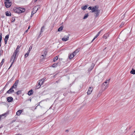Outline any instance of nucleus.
<instances>
[{
	"label": "nucleus",
	"mask_w": 135,
	"mask_h": 135,
	"mask_svg": "<svg viewBox=\"0 0 135 135\" xmlns=\"http://www.w3.org/2000/svg\"><path fill=\"white\" fill-rule=\"evenodd\" d=\"M94 64H93V63H92L91 65V66H90V68H89L88 69L89 70V71H91V70H92V69L93 68L94 66Z\"/></svg>",
	"instance_id": "2eb2a0df"
},
{
	"label": "nucleus",
	"mask_w": 135,
	"mask_h": 135,
	"mask_svg": "<svg viewBox=\"0 0 135 135\" xmlns=\"http://www.w3.org/2000/svg\"><path fill=\"white\" fill-rule=\"evenodd\" d=\"M65 131H66V132H68V130H66Z\"/></svg>",
	"instance_id": "4d7b16f0"
},
{
	"label": "nucleus",
	"mask_w": 135,
	"mask_h": 135,
	"mask_svg": "<svg viewBox=\"0 0 135 135\" xmlns=\"http://www.w3.org/2000/svg\"><path fill=\"white\" fill-rule=\"evenodd\" d=\"M36 9V8H35V7H34V9Z\"/></svg>",
	"instance_id": "680f3d73"
},
{
	"label": "nucleus",
	"mask_w": 135,
	"mask_h": 135,
	"mask_svg": "<svg viewBox=\"0 0 135 135\" xmlns=\"http://www.w3.org/2000/svg\"><path fill=\"white\" fill-rule=\"evenodd\" d=\"M32 46H30L29 48V50H28V51L30 52V51H31V49H32Z\"/></svg>",
	"instance_id": "79ce46f5"
},
{
	"label": "nucleus",
	"mask_w": 135,
	"mask_h": 135,
	"mask_svg": "<svg viewBox=\"0 0 135 135\" xmlns=\"http://www.w3.org/2000/svg\"><path fill=\"white\" fill-rule=\"evenodd\" d=\"M11 3H5V5L6 7L7 8L9 7L11 5Z\"/></svg>",
	"instance_id": "f8f14e48"
},
{
	"label": "nucleus",
	"mask_w": 135,
	"mask_h": 135,
	"mask_svg": "<svg viewBox=\"0 0 135 135\" xmlns=\"http://www.w3.org/2000/svg\"><path fill=\"white\" fill-rule=\"evenodd\" d=\"M124 24V22H122L121 23V25L119 27H122Z\"/></svg>",
	"instance_id": "4c0bfd02"
},
{
	"label": "nucleus",
	"mask_w": 135,
	"mask_h": 135,
	"mask_svg": "<svg viewBox=\"0 0 135 135\" xmlns=\"http://www.w3.org/2000/svg\"><path fill=\"white\" fill-rule=\"evenodd\" d=\"M28 31V29L26 30L25 32V33H26Z\"/></svg>",
	"instance_id": "3c124183"
},
{
	"label": "nucleus",
	"mask_w": 135,
	"mask_h": 135,
	"mask_svg": "<svg viewBox=\"0 0 135 135\" xmlns=\"http://www.w3.org/2000/svg\"><path fill=\"white\" fill-rule=\"evenodd\" d=\"M4 40L5 44H6L7 43V40H6V39H4Z\"/></svg>",
	"instance_id": "c03bdc74"
},
{
	"label": "nucleus",
	"mask_w": 135,
	"mask_h": 135,
	"mask_svg": "<svg viewBox=\"0 0 135 135\" xmlns=\"http://www.w3.org/2000/svg\"><path fill=\"white\" fill-rule=\"evenodd\" d=\"M109 34L108 33L105 34L103 36V38H104L106 39L109 36Z\"/></svg>",
	"instance_id": "aec40b11"
},
{
	"label": "nucleus",
	"mask_w": 135,
	"mask_h": 135,
	"mask_svg": "<svg viewBox=\"0 0 135 135\" xmlns=\"http://www.w3.org/2000/svg\"><path fill=\"white\" fill-rule=\"evenodd\" d=\"M18 81L19 80H17L14 84L17 85H17L18 83Z\"/></svg>",
	"instance_id": "72a5a7b5"
},
{
	"label": "nucleus",
	"mask_w": 135,
	"mask_h": 135,
	"mask_svg": "<svg viewBox=\"0 0 135 135\" xmlns=\"http://www.w3.org/2000/svg\"><path fill=\"white\" fill-rule=\"evenodd\" d=\"M45 28V27L44 26H43L41 28V30L40 31V34L41 33L43 32V29H44Z\"/></svg>",
	"instance_id": "b1692460"
},
{
	"label": "nucleus",
	"mask_w": 135,
	"mask_h": 135,
	"mask_svg": "<svg viewBox=\"0 0 135 135\" xmlns=\"http://www.w3.org/2000/svg\"><path fill=\"white\" fill-rule=\"evenodd\" d=\"M5 86L3 88V90H4V89H5Z\"/></svg>",
	"instance_id": "6e6d98bb"
},
{
	"label": "nucleus",
	"mask_w": 135,
	"mask_h": 135,
	"mask_svg": "<svg viewBox=\"0 0 135 135\" xmlns=\"http://www.w3.org/2000/svg\"><path fill=\"white\" fill-rule=\"evenodd\" d=\"M43 84V82H42L41 83H38V84L37 85L36 87L37 89L39 88L40 86Z\"/></svg>",
	"instance_id": "dca6fc26"
},
{
	"label": "nucleus",
	"mask_w": 135,
	"mask_h": 135,
	"mask_svg": "<svg viewBox=\"0 0 135 135\" xmlns=\"http://www.w3.org/2000/svg\"><path fill=\"white\" fill-rule=\"evenodd\" d=\"M88 14H85V15L84 16L83 18V19H86L88 17Z\"/></svg>",
	"instance_id": "c85d7f7f"
},
{
	"label": "nucleus",
	"mask_w": 135,
	"mask_h": 135,
	"mask_svg": "<svg viewBox=\"0 0 135 135\" xmlns=\"http://www.w3.org/2000/svg\"><path fill=\"white\" fill-rule=\"evenodd\" d=\"M70 35H68L67 36H65L64 38H62V40L64 41H66L69 40Z\"/></svg>",
	"instance_id": "423d86ee"
},
{
	"label": "nucleus",
	"mask_w": 135,
	"mask_h": 135,
	"mask_svg": "<svg viewBox=\"0 0 135 135\" xmlns=\"http://www.w3.org/2000/svg\"><path fill=\"white\" fill-rule=\"evenodd\" d=\"M15 19L14 18H13L12 19V22H15Z\"/></svg>",
	"instance_id": "37998d69"
},
{
	"label": "nucleus",
	"mask_w": 135,
	"mask_h": 135,
	"mask_svg": "<svg viewBox=\"0 0 135 135\" xmlns=\"http://www.w3.org/2000/svg\"><path fill=\"white\" fill-rule=\"evenodd\" d=\"M1 41H0V47L1 46Z\"/></svg>",
	"instance_id": "5fc2aeb1"
},
{
	"label": "nucleus",
	"mask_w": 135,
	"mask_h": 135,
	"mask_svg": "<svg viewBox=\"0 0 135 135\" xmlns=\"http://www.w3.org/2000/svg\"><path fill=\"white\" fill-rule=\"evenodd\" d=\"M39 82L38 83H41L42 82V81H40V80L39 81Z\"/></svg>",
	"instance_id": "603ef678"
},
{
	"label": "nucleus",
	"mask_w": 135,
	"mask_h": 135,
	"mask_svg": "<svg viewBox=\"0 0 135 135\" xmlns=\"http://www.w3.org/2000/svg\"><path fill=\"white\" fill-rule=\"evenodd\" d=\"M42 52L43 54H43L42 55H41V56L43 57L42 58V59H45V58L44 57V56H45L46 55L47 52L46 50H44L42 51Z\"/></svg>",
	"instance_id": "0eeeda50"
},
{
	"label": "nucleus",
	"mask_w": 135,
	"mask_h": 135,
	"mask_svg": "<svg viewBox=\"0 0 135 135\" xmlns=\"http://www.w3.org/2000/svg\"><path fill=\"white\" fill-rule=\"evenodd\" d=\"M134 132H135V130L134 131Z\"/></svg>",
	"instance_id": "0e129e2a"
},
{
	"label": "nucleus",
	"mask_w": 135,
	"mask_h": 135,
	"mask_svg": "<svg viewBox=\"0 0 135 135\" xmlns=\"http://www.w3.org/2000/svg\"><path fill=\"white\" fill-rule=\"evenodd\" d=\"M22 112V111L21 110H19L16 113V114L17 115H19Z\"/></svg>",
	"instance_id": "f3484780"
},
{
	"label": "nucleus",
	"mask_w": 135,
	"mask_h": 135,
	"mask_svg": "<svg viewBox=\"0 0 135 135\" xmlns=\"http://www.w3.org/2000/svg\"><path fill=\"white\" fill-rule=\"evenodd\" d=\"M21 93V90H19L16 92V94L17 95H18Z\"/></svg>",
	"instance_id": "c756f323"
},
{
	"label": "nucleus",
	"mask_w": 135,
	"mask_h": 135,
	"mask_svg": "<svg viewBox=\"0 0 135 135\" xmlns=\"http://www.w3.org/2000/svg\"><path fill=\"white\" fill-rule=\"evenodd\" d=\"M5 2L4 3H11V2H10V1L9 0H5Z\"/></svg>",
	"instance_id": "e433bc0d"
},
{
	"label": "nucleus",
	"mask_w": 135,
	"mask_h": 135,
	"mask_svg": "<svg viewBox=\"0 0 135 135\" xmlns=\"http://www.w3.org/2000/svg\"><path fill=\"white\" fill-rule=\"evenodd\" d=\"M102 30H101V31H100L99 32H98V34H97V35L98 36L100 34V32L102 31Z\"/></svg>",
	"instance_id": "a18cd8bd"
},
{
	"label": "nucleus",
	"mask_w": 135,
	"mask_h": 135,
	"mask_svg": "<svg viewBox=\"0 0 135 135\" xmlns=\"http://www.w3.org/2000/svg\"><path fill=\"white\" fill-rule=\"evenodd\" d=\"M13 100V98L11 97H9L7 98V101L9 102H12Z\"/></svg>",
	"instance_id": "9b49d317"
},
{
	"label": "nucleus",
	"mask_w": 135,
	"mask_h": 135,
	"mask_svg": "<svg viewBox=\"0 0 135 135\" xmlns=\"http://www.w3.org/2000/svg\"><path fill=\"white\" fill-rule=\"evenodd\" d=\"M6 15L7 16H11V14L10 12L7 11L5 12Z\"/></svg>",
	"instance_id": "a211bd4d"
},
{
	"label": "nucleus",
	"mask_w": 135,
	"mask_h": 135,
	"mask_svg": "<svg viewBox=\"0 0 135 135\" xmlns=\"http://www.w3.org/2000/svg\"><path fill=\"white\" fill-rule=\"evenodd\" d=\"M98 36L97 35L95 36L94 38L92 40L91 42H93V41Z\"/></svg>",
	"instance_id": "58836bf2"
},
{
	"label": "nucleus",
	"mask_w": 135,
	"mask_h": 135,
	"mask_svg": "<svg viewBox=\"0 0 135 135\" xmlns=\"http://www.w3.org/2000/svg\"><path fill=\"white\" fill-rule=\"evenodd\" d=\"M102 91H100L99 92V94H98V97H100V95H101V93L102 92Z\"/></svg>",
	"instance_id": "c9c22d12"
},
{
	"label": "nucleus",
	"mask_w": 135,
	"mask_h": 135,
	"mask_svg": "<svg viewBox=\"0 0 135 135\" xmlns=\"http://www.w3.org/2000/svg\"><path fill=\"white\" fill-rule=\"evenodd\" d=\"M58 59V58L57 56H55L54 58V60H53V61L54 62H55L56 60H57Z\"/></svg>",
	"instance_id": "473e14b6"
},
{
	"label": "nucleus",
	"mask_w": 135,
	"mask_h": 135,
	"mask_svg": "<svg viewBox=\"0 0 135 135\" xmlns=\"http://www.w3.org/2000/svg\"><path fill=\"white\" fill-rule=\"evenodd\" d=\"M75 56L74 54L73 53L72 54H70V55L69 56V58L70 59H72Z\"/></svg>",
	"instance_id": "4468645a"
},
{
	"label": "nucleus",
	"mask_w": 135,
	"mask_h": 135,
	"mask_svg": "<svg viewBox=\"0 0 135 135\" xmlns=\"http://www.w3.org/2000/svg\"><path fill=\"white\" fill-rule=\"evenodd\" d=\"M98 6H96L94 7H93L92 8V10H91V11H92L91 12H95L98 9Z\"/></svg>",
	"instance_id": "39448f33"
},
{
	"label": "nucleus",
	"mask_w": 135,
	"mask_h": 135,
	"mask_svg": "<svg viewBox=\"0 0 135 135\" xmlns=\"http://www.w3.org/2000/svg\"><path fill=\"white\" fill-rule=\"evenodd\" d=\"M45 79H46V78H42V79H41L40 80V81H42V82H43V83L44 81H45Z\"/></svg>",
	"instance_id": "ea45409f"
},
{
	"label": "nucleus",
	"mask_w": 135,
	"mask_h": 135,
	"mask_svg": "<svg viewBox=\"0 0 135 135\" xmlns=\"http://www.w3.org/2000/svg\"><path fill=\"white\" fill-rule=\"evenodd\" d=\"M92 7H89L88 8V9L89 10H90L91 9H92Z\"/></svg>",
	"instance_id": "49530a36"
},
{
	"label": "nucleus",
	"mask_w": 135,
	"mask_h": 135,
	"mask_svg": "<svg viewBox=\"0 0 135 135\" xmlns=\"http://www.w3.org/2000/svg\"><path fill=\"white\" fill-rule=\"evenodd\" d=\"M38 8H37V9L36 10V11L34 12H33V11H32L31 17H32L33 16V14L37 12V11L38 10Z\"/></svg>",
	"instance_id": "bb28decb"
},
{
	"label": "nucleus",
	"mask_w": 135,
	"mask_h": 135,
	"mask_svg": "<svg viewBox=\"0 0 135 135\" xmlns=\"http://www.w3.org/2000/svg\"><path fill=\"white\" fill-rule=\"evenodd\" d=\"M63 27L62 26H60L58 29V31H60L62 30L63 29Z\"/></svg>",
	"instance_id": "393cba45"
},
{
	"label": "nucleus",
	"mask_w": 135,
	"mask_h": 135,
	"mask_svg": "<svg viewBox=\"0 0 135 135\" xmlns=\"http://www.w3.org/2000/svg\"><path fill=\"white\" fill-rule=\"evenodd\" d=\"M58 63H54L52 65V66L53 68L56 67L58 65Z\"/></svg>",
	"instance_id": "412c9836"
},
{
	"label": "nucleus",
	"mask_w": 135,
	"mask_h": 135,
	"mask_svg": "<svg viewBox=\"0 0 135 135\" xmlns=\"http://www.w3.org/2000/svg\"><path fill=\"white\" fill-rule=\"evenodd\" d=\"M14 90L13 89L11 88L9 89L7 91L6 93L10 94L14 92Z\"/></svg>",
	"instance_id": "9d476101"
},
{
	"label": "nucleus",
	"mask_w": 135,
	"mask_h": 135,
	"mask_svg": "<svg viewBox=\"0 0 135 135\" xmlns=\"http://www.w3.org/2000/svg\"><path fill=\"white\" fill-rule=\"evenodd\" d=\"M122 131H124V132H122V133H126L127 132V131H126V130H124V129H122Z\"/></svg>",
	"instance_id": "09e8293b"
},
{
	"label": "nucleus",
	"mask_w": 135,
	"mask_h": 135,
	"mask_svg": "<svg viewBox=\"0 0 135 135\" xmlns=\"http://www.w3.org/2000/svg\"><path fill=\"white\" fill-rule=\"evenodd\" d=\"M130 135H135V132H134V131L132 134H130Z\"/></svg>",
	"instance_id": "de8ad7c7"
},
{
	"label": "nucleus",
	"mask_w": 135,
	"mask_h": 135,
	"mask_svg": "<svg viewBox=\"0 0 135 135\" xmlns=\"http://www.w3.org/2000/svg\"><path fill=\"white\" fill-rule=\"evenodd\" d=\"M80 48L76 50L73 53L74 54L76 55V54L80 51Z\"/></svg>",
	"instance_id": "ddd939ff"
},
{
	"label": "nucleus",
	"mask_w": 135,
	"mask_h": 135,
	"mask_svg": "<svg viewBox=\"0 0 135 135\" xmlns=\"http://www.w3.org/2000/svg\"><path fill=\"white\" fill-rule=\"evenodd\" d=\"M17 86L13 84L12 86L11 87L12 89H16L17 88Z\"/></svg>",
	"instance_id": "cd10ccee"
},
{
	"label": "nucleus",
	"mask_w": 135,
	"mask_h": 135,
	"mask_svg": "<svg viewBox=\"0 0 135 135\" xmlns=\"http://www.w3.org/2000/svg\"><path fill=\"white\" fill-rule=\"evenodd\" d=\"M30 28V26H28V29H29Z\"/></svg>",
	"instance_id": "13d9d810"
},
{
	"label": "nucleus",
	"mask_w": 135,
	"mask_h": 135,
	"mask_svg": "<svg viewBox=\"0 0 135 135\" xmlns=\"http://www.w3.org/2000/svg\"><path fill=\"white\" fill-rule=\"evenodd\" d=\"M4 61V59H3L2 60L0 64V68L2 66Z\"/></svg>",
	"instance_id": "5701e85b"
},
{
	"label": "nucleus",
	"mask_w": 135,
	"mask_h": 135,
	"mask_svg": "<svg viewBox=\"0 0 135 135\" xmlns=\"http://www.w3.org/2000/svg\"><path fill=\"white\" fill-rule=\"evenodd\" d=\"M2 127V126L0 127V129Z\"/></svg>",
	"instance_id": "bf43d9fd"
},
{
	"label": "nucleus",
	"mask_w": 135,
	"mask_h": 135,
	"mask_svg": "<svg viewBox=\"0 0 135 135\" xmlns=\"http://www.w3.org/2000/svg\"><path fill=\"white\" fill-rule=\"evenodd\" d=\"M108 84H105L104 83L102 84V86H105V88L106 89L108 87Z\"/></svg>",
	"instance_id": "2f4dec72"
},
{
	"label": "nucleus",
	"mask_w": 135,
	"mask_h": 135,
	"mask_svg": "<svg viewBox=\"0 0 135 135\" xmlns=\"http://www.w3.org/2000/svg\"><path fill=\"white\" fill-rule=\"evenodd\" d=\"M106 48V47H105V48L104 49V50H105Z\"/></svg>",
	"instance_id": "052dcab7"
},
{
	"label": "nucleus",
	"mask_w": 135,
	"mask_h": 135,
	"mask_svg": "<svg viewBox=\"0 0 135 135\" xmlns=\"http://www.w3.org/2000/svg\"><path fill=\"white\" fill-rule=\"evenodd\" d=\"M15 54H14V53H13V55L11 56V59H10V61H11L13 59L12 62L11 64L10 65V66L8 69H9L12 66L13 64L14 61H16V60L15 59L16 58H17L18 55H16V56L15 55Z\"/></svg>",
	"instance_id": "f257e3e1"
},
{
	"label": "nucleus",
	"mask_w": 135,
	"mask_h": 135,
	"mask_svg": "<svg viewBox=\"0 0 135 135\" xmlns=\"http://www.w3.org/2000/svg\"><path fill=\"white\" fill-rule=\"evenodd\" d=\"M39 104H40V103H39V104L38 105H37L36 107H37V106L38 105H39Z\"/></svg>",
	"instance_id": "e2e57ef3"
},
{
	"label": "nucleus",
	"mask_w": 135,
	"mask_h": 135,
	"mask_svg": "<svg viewBox=\"0 0 135 135\" xmlns=\"http://www.w3.org/2000/svg\"><path fill=\"white\" fill-rule=\"evenodd\" d=\"M2 33H0V41H1L2 40Z\"/></svg>",
	"instance_id": "a19ab883"
},
{
	"label": "nucleus",
	"mask_w": 135,
	"mask_h": 135,
	"mask_svg": "<svg viewBox=\"0 0 135 135\" xmlns=\"http://www.w3.org/2000/svg\"><path fill=\"white\" fill-rule=\"evenodd\" d=\"M93 89V88L91 87H89L88 91L87 92V94L88 95L90 94L91 93Z\"/></svg>",
	"instance_id": "6e6552de"
},
{
	"label": "nucleus",
	"mask_w": 135,
	"mask_h": 135,
	"mask_svg": "<svg viewBox=\"0 0 135 135\" xmlns=\"http://www.w3.org/2000/svg\"><path fill=\"white\" fill-rule=\"evenodd\" d=\"M130 73L131 74H135V69L134 70V69L133 68L132 69V70L131 71Z\"/></svg>",
	"instance_id": "4be33fe9"
},
{
	"label": "nucleus",
	"mask_w": 135,
	"mask_h": 135,
	"mask_svg": "<svg viewBox=\"0 0 135 135\" xmlns=\"http://www.w3.org/2000/svg\"><path fill=\"white\" fill-rule=\"evenodd\" d=\"M25 9L24 8L20 7L18 8H16L15 11L17 13H21L25 11Z\"/></svg>",
	"instance_id": "f03ea898"
},
{
	"label": "nucleus",
	"mask_w": 135,
	"mask_h": 135,
	"mask_svg": "<svg viewBox=\"0 0 135 135\" xmlns=\"http://www.w3.org/2000/svg\"><path fill=\"white\" fill-rule=\"evenodd\" d=\"M87 7V6L86 5H85L83 7H81V9L83 10H85Z\"/></svg>",
	"instance_id": "a878e982"
},
{
	"label": "nucleus",
	"mask_w": 135,
	"mask_h": 135,
	"mask_svg": "<svg viewBox=\"0 0 135 135\" xmlns=\"http://www.w3.org/2000/svg\"><path fill=\"white\" fill-rule=\"evenodd\" d=\"M9 35H7L5 36V37L4 38V39H6V40H8V38H9Z\"/></svg>",
	"instance_id": "f704fd0d"
},
{
	"label": "nucleus",
	"mask_w": 135,
	"mask_h": 135,
	"mask_svg": "<svg viewBox=\"0 0 135 135\" xmlns=\"http://www.w3.org/2000/svg\"><path fill=\"white\" fill-rule=\"evenodd\" d=\"M132 126L131 125H129L127 127L124 126H123L121 128V130L123 132H124V131H122L123 129H124V130H127V131L129 130L132 128Z\"/></svg>",
	"instance_id": "7ed1b4c3"
},
{
	"label": "nucleus",
	"mask_w": 135,
	"mask_h": 135,
	"mask_svg": "<svg viewBox=\"0 0 135 135\" xmlns=\"http://www.w3.org/2000/svg\"><path fill=\"white\" fill-rule=\"evenodd\" d=\"M107 81H105L104 82V83H105V84H107Z\"/></svg>",
	"instance_id": "864d4df0"
},
{
	"label": "nucleus",
	"mask_w": 135,
	"mask_h": 135,
	"mask_svg": "<svg viewBox=\"0 0 135 135\" xmlns=\"http://www.w3.org/2000/svg\"><path fill=\"white\" fill-rule=\"evenodd\" d=\"M33 91L32 90H29L28 93V94L29 95H32L33 94Z\"/></svg>",
	"instance_id": "6ab92c4d"
},
{
	"label": "nucleus",
	"mask_w": 135,
	"mask_h": 135,
	"mask_svg": "<svg viewBox=\"0 0 135 135\" xmlns=\"http://www.w3.org/2000/svg\"><path fill=\"white\" fill-rule=\"evenodd\" d=\"M100 10L98 9L95 11V17H97L99 15V13L100 12Z\"/></svg>",
	"instance_id": "1a4fd4ad"
},
{
	"label": "nucleus",
	"mask_w": 135,
	"mask_h": 135,
	"mask_svg": "<svg viewBox=\"0 0 135 135\" xmlns=\"http://www.w3.org/2000/svg\"><path fill=\"white\" fill-rule=\"evenodd\" d=\"M20 47V46L19 45L17 46L16 50H15L14 52V54H15V55H18V52L19 51V49Z\"/></svg>",
	"instance_id": "20e7f679"
},
{
	"label": "nucleus",
	"mask_w": 135,
	"mask_h": 135,
	"mask_svg": "<svg viewBox=\"0 0 135 135\" xmlns=\"http://www.w3.org/2000/svg\"><path fill=\"white\" fill-rule=\"evenodd\" d=\"M15 120H12V122L11 123H12L14 122H15Z\"/></svg>",
	"instance_id": "8fccbe9b"
},
{
	"label": "nucleus",
	"mask_w": 135,
	"mask_h": 135,
	"mask_svg": "<svg viewBox=\"0 0 135 135\" xmlns=\"http://www.w3.org/2000/svg\"><path fill=\"white\" fill-rule=\"evenodd\" d=\"M30 52L29 51H28L27 53L26 54H25V58H26V57H27V56H28V55H29V53H30Z\"/></svg>",
	"instance_id": "7c9ffc66"
}]
</instances>
